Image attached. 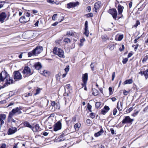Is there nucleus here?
Masks as SVG:
<instances>
[{"label":"nucleus","mask_w":148,"mask_h":148,"mask_svg":"<svg viewBox=\"0 0 148 148\" xmlns=\"http://www.w3.org/2000/svg\"><path fill=\"white\" fill-rule=\"evenodd\" d=\"M6 115L4 114H0V121L1 125H3L4 123V120H5L6 118Z\"/></svg>","instance_id":"dca6fc26"},{"label":"nucleus","mask_w":148,"mask_h":148,"mask_svg":"<svg viewBox=\"0 0 148 148\" xmlns=\"http://www.w3.org/2000/svg\"><path fill=\"white\" fill-rule=\"evenodd\" d=\"M93 16V14L92 13H90L88 14H86V16L88 17H91Z\"/></svg>","instance_id":"c03bdc74"},{"label":"nucleus","mask_w":148,"mask_h":148,"mask_svg":"<svg viewBox=\"0 0 148 148\" xmlns=\"http://www.w3.org/2000/svg\"><path fill=\"white\" fill-rule=\"evenodd\" d=\"M29 20H27V18L25 16H23L21 17L19 19V21L21 22L22 23H25L28 22Z\"/></svg>","instance_id":"aec40b11"},{"label":"nucleus","mask_w":148,"mask_h":148,"mask_svg":"<svg viewBox=\"0 0 148 148\" xmlns=\"http://www.w3.org/2000/svg\"><path fill=\"white\" fill-rule=\"evenodd\" d=\"M14 79L15 81H18L22 79V76L21 73L18 71H15L13 74Z\"/></svg>","instance_id":"20e7f679"},{"label":"nucleus","mask_w":148,"mask_h":148,"mask_svg":"<svg viewBox=\"0 0 148 148\" xmlns=\"http://www.w3.org/2000/svg\"><path fill=\"white\" fill-rule=\"evenodd\" d=\"M35 128V130L34 132H39L41 130V129L39 125L38 124H36L34 127H33Z\"/></svg>","instance_id":"393cba45"},{"label":"nucleus","mask_w":148,"mask_h":148,"mask_svg":"<svg viewBox=\"0 0 148 148\" xmlns=\"http://www.w3.org/2000/svg\"><path fill=\"white\" fill-rule=\"evenodd\" d=\"M0 82H3L5 79H6L9 75L5 71H2L0 74Z\"/></svg>","instance_id":"423d86ee"},{"label":"nucleus","mask_w":148,"mask_h":148,"mask_svg":"<svg viewBox=\"0 0 148 148\" xmlns=\"http://www.w3.org/2000/svg\"><path fill=\"white\" fill-rule=\"evenodd\" d=\"M80 127V125L79 124L77 123L75 124L74 125V127L75 129L76 128H79Z\"/></svg>","instance_id":"a19ab883"},{"label":"nucleus","mask_w":148,"mask_h":148,"mask_svg":"<svg viewBox=\"0 0 148 148\" xmlns=\"http://www.w3.org/2000/svg\"><path fill=\"white\" fill-rule=\"evenodd\" d=\"M25 16L27 18V20L29 19V17L30 16V13L28 12H27L25 14Z\"/></svg>","instance_id":"473e14b6"},{"label":"nucleus","mask_w":148,"mask_h":148,"mask_svg":"<svg viewBox=\"0 0 148 148\" xmlns=\"http://www.w3.org/2000/svg\"><path fill=\"white\" fill-rule=\"evenodd\" d=\"M109 12L111 14L114 18L116 19L117 15V11L115 9H112L109 10Z\"/></svg>","instance_id":"9d476101"},{"label":"nucleus","mask_w":148,"mask_h":148,"mask_svg":"<svg viewBox=\"0 0 148 148\" xmlns=\"http://www.w3.org/2000/svg\"><path fill=\"white\" fill-rule=\"evenodd\" d=\"M56 103L54 101H53L51 102V106L53 107H55Z\"/></svg>","instance_id":"052dcab7"},{"label":"nucleus","mask_w":148,"mask_h":148,"mask_svg":"<svg viewBox=\"0 0 148 148\" xmlns=\"http://www.w3.org/2000/svg\"><path fill=\"white\" fill-rule=\"evenodd\" d=\"M37 59H34L30 61L29 62V63L30 65H31L32 62H35V64L34 65H41V64L39 62H36V61H37Z\"/></svg>","instance_id":"bb28decb"},{"label":"nucleus","mask_w":148,"mask_h":148,"mask_svg":"<svg viewBox=\"0 0 148 148\" xmlns=\"http://www.w3.org/2000/svg\"><path fill=\"white\" fill-rule=\"evenodd\" d=\"M57 15V14H54L52 16V19L53 20H55L56 17Z\"/></svg>","instance_id":"5fc2aeb1"},{"label":"nucleus","mask_w":148,"mask_h":148,"mask_svg":"<svg viewBox=\"0 0 148 148\" xmlns=\"http://www.w3.org/2000/svg\"><path fill=\"white\" fill-rule=\"evenodd\" d=\"M84 30V34L86 35V36H88L89 34L88 28H85Z\"/></svg>","instance_id":"c756f323"},{"label":"nucleus","mask_w":148,"mask_h":148,"mask_svg":"<svg viewBox=\"0 0 148 148\" xmlns=\"http://www.w3.org/2000/svg\"><path fill=\"white\" fill-rule=\"evenodd\" d=\"M6 17V14L4 12H2L0 14V21L1 23L3 22L4 20Z\"/></svg>","instance_id":"6ab92c4d"},{"label":"nucleus","mask_w":148,"mask_h":148,"mask_svg":"<svg viewBox=\"0 0 148 148\" xmlns=\"http://www.w3.org/2000/svg\"><path fill=\"white\" fill-rule=\"evenodd\" d=\"M82 78L83 82V83L82 84V86L86 85L88 79V73H85L84 74H83Z\"/></svg>","instance_id":"6e6552de"},{"label":"nucleus","mask_w":148,"mask_h":148,"mask_svg":"<svg viewBox=\"0 0 148 148\" xmlns=\"http://www.w3.org/2000/svg\"><path fill=\"white\" fill-rule=\"evenodd\" d=\"M115 77V72H113L112 73V80L113 81L114 77Z\"/></svg>","instance_id":"3c124183"},{"label":"nucleus","mask_w":148,"mask_h":148,"mask_svg":"<svg viewBox=\"0 0 148 148\" xmlns=\"http://www.w3.org/2000/svg\"><path fill=\"white\" fill-rule=\"evenodd\" d=\"M54 130L55 131H57L61 129L62 127V124L60 121H59L55 123L54 125Z\"/></svg>","instance_id":"1a4fd4ad"},{"label":"nucleus","mask_w":148,"mask_h":148,"mask_svg":"<svg viewBox=\"0 0 148 148\" xmlns=\"http://www.w3.org/2000/svg\"><path fill=\"white\" fill-rule=\"evenodd\" d=\"M69 65H67L66 68H65L64 70L66 73H67V72L69 71Z\"/></svg>","instance_id":"79ce46f5"},{"label":"nucleus","mask_w":148,"mask_h":148,"mask_svg":"<svg viewBox=\"0 0 148 148\" xmlns=\"http://www.w3.org/2000/svg\"><path fill=\"white\" fill-rule=\"evenodd\" d=\"M147 60V58H144L143 60H142V62H143L144 63Z\"/></svg>","instance_id":"338daca9"},{"label":"nucleus","mask_w":148,"mask_h":148,"mask_svg":"<svg viewBox=\"0 0 148 148\" xmlns=\"http://www.w3.org/2000/svg\"><path fill=\"white\" fill-rule=\"evenodd\" d=\"M132 2H130V3H129V7L130 8H131V7H132Z\"/></svg>","instance_id":"774afa93"},{"label":"nucleus","mask_w":148,"mask_h":148,"mask_svg":"<svg viewBox=\"0 0 148 148\" xmlns=\"http://www.w3.org/2000/svg\"><path fill=\"white\" fill-rule=\"evenodd\" d=\"M86 123L88 124H91L92 122L89 119H87L86 120Z\"/></svg>","instance_id":"680f3d73"},{"label":"nucleus","mask_w":148,"mask_h":148,"mask_svg":"<svg viewBox=\"0 0 148 148\" xmlns=\"http://www.w3.org/2000/svg\"><path fill=\"white\" fill-rule=\"evenodd\" d=\"M42 47H37L32 51L28 53L29 56L31 57L32 56H37L41 53L42 51Z\"/></svg>","instance_id":"f257e3e1"},{"label":"nucleus","mask_w":148,"mask_h":148,"mask_svg":"<svg viewBox=\"0 0 148 148\" xmlns=\"http://www.w3.org/2000/svg\"><path fill=\"white\" fill-rule=\"evenodd\" d=\"M90 116L91 118H93L95 117V114L93 112H92L90 114Z\"/></svg>","instance_id":"8fccbe9b"},{"label":"nucleus","mask_w":148,"mask_h":148,"mask_svg":"<svg viewBox=\"0 0 148 148\" xmlns=\"http://www.w3.org/2000/svg\"><path fill=\"white\" fill-rule=\"evenodd\" d=\"M124 49V47L123 45H122V47H120L119 48V50L121 51H122Z\"/></svg>","instance_id":"864d4df0"},{"label":"nucleus","mask_w":148,"mask_h":148,"mask_svg":"<svg viewBox=\"0 0 148 148\" xmlns=\"http://www.w3.org/2000/svg\"><path fill=\"white\" fill-rule=\"evenodd\" d=\"M13 83V80L12 78H11L10 75L6 79L5 84L6 85H10L12 84Z\"/></svg>","instance_id":"2eb2a0df"},{"label":"nucleus","mask_w":148,"mask_h":148,"mask_svg":"<svg viewBox=\"0 0 148 148\" xmlns=\"http://www.w3.org/2000/svg\"><path fill=\"white\" fill-rule=\"evenodd\" d=\"M110 108L109 107L107 106H105L104 107L103 109L101 110V113L103 115H105L108 112Z\"/></svg>","instance_id":"a211bd4d"},{"label":"nucleus","mask_w":148,"mask_h":148,"mask_svg":"<svg viewBox=\"0 0 148 148\" xmlns=\"http://www.w3.org/2000/svg\"><path fill=\"white\" fill-rule=\"evenodd\" d=\"M143 75L147 79V78L148 77V69L145 71H143Z\"/></svg>","instance_id":"7c9ffc66"},{"label":"nucleus","mask_w":148,"mask_h":148,"mask_svg":"<svg viewBox=\"0 0 148 148\" xmlns=\"http://www.w3.org/2000/svg\"><path fill=\"white\" fill-rule=\"evenodd\" d=\"M139 112V111H137L135 112H134L133 114L132 115L133 116H136Z\"/></svg>","instance_id":"bf43d9fd"},{"label":"nucleus","mask_w":148,"mask_h":148,"mask_svg":"<svg viewBox=\"0 0 148 148\" xmlns=\"http://www.w3.org/2000/svg\"><path fill=\"white\" fill-rule=\"evenodd\" d=\"M74 35V33L70 31L68 32L66 34V35L67 36H73Z\"/></svg>","instance_id":"f704fd0d"},{"label":"nucleus","mask_w":148,"mask_h":148,"mask_svg":"<svg viewBox=\"0 0 148 148\" xmlns=\"http://www.w3.org/2000/svg\"><path fill=\"white\" fill-rule=\"evenodd\" d=\"M35 68L36 69L39 70L42 68V65H34Z\"/></svg>","instance_id":"2f4dec72"},{"label":"nucleus","mask_w":148,"mask_h":148,"mask_svg":"<svg viewBox=\"0 0 148 148\" xmlns=\"http://www.w3.org/2000/svg\"><path fill=\"white\" fill-rule=\"evenodd\" d=\"M21 107H19L13 109L12 110L15 114H18L21 113Z\"/></svg>","instance_id":"ddd939ff"},{"label":"nucleus","mask_w":148,"mask_h":148,"mask_svg":"<svg viewBox=\"0 0 148 148\" xmlns=\"http://www.w3.org/2000/svg\"><path fill=\"white\" fill-rule=\"evenodd\" d=\"M92 95L94 96H97L99 94V92L95 88L92 89Z\"/></svg>","instance_id":"cd10ccee"},{"label":"nucleus","mask_w":148,"mask_h":148,"mask_svg":"<svg viewBox=\"0 0 148 148\" xmlns=\"http://www.w3.org/2000/svg\"><path fill=\"white\" fill-rule=\"evenodd\" d=\"M109 47H109V49L111 50H112L114 48V45H110Z\"/></svg>","instance_id":"13d9d810"},{"label":"nucleus","mask_w":148,"mask_h":148,"mask_svg":"<svg viewBox=\"0 0 148 148\" xmlns=\"http://www.w3.org/2000/svg\"><path fill=\"white\" fill-rule=\"evenodd\" d=\"M6 145L5 144H3L1 145L0 148H6Z\"/></svg>","instance_id":"0e129e2a"},{"label":"nucleus","mask_w":148,"mask_h":148,"mask_svg":"<svg viewBox=\"0 0 148 148\" xmlns=\"http://www.w3.org/2000/svg\"><path fill=\"white\" fill-rule=\"evenodd\" d=\"M85 41V39H81L80 40V43L79 44V46L80 47L82 46L83 45L84 43L83 42Z\"/></svg>","instance_id":"c9c22d12"},{"label":"nucleus","mask_w":148,"mask_h":148,"mask_svg":"<svg viewBox=\"0 0 148 148\" xmlns=\"http://www.w3.org/2000/svg\"><path fill=\"white\" fill-rule=\"evenodd\" d=\"M133 82V81L132 79H130L128 80H126L124 82V84H132Z\"/></svg>","instance_id":"c85d7f7f"},{"label":"nucleus","mask_w":148,"mask_h":148,"mask_svg":"<svg viewBox=\"0 0 148 148\" xmlns=\"http://www.w3.org/2000/svg\"><path fill=\"white\" fill-rule=\"evenodd\" d=\"M17 131V129L16 127L9 128L8 131V135H11Z\"/></svg>","instance_id":"4468645a"},{"label":"nucleus","mask_w":148,"mask_h":148,"mask_svg":"<svg viewBox=\"0 0 148 148\" xmlns=\"http://www.w3.org/2000/svg\"><path fill=\"white\" fill-rule=\"evenodd\" d=\"M53 53L58 55L60 57L64 58V53L63 50L59 48L55 47L53 51Z\"/></svg>","instance_id":"f03ea898"},{"label":"nucleus","mask_w":148,"mask_h":148,"mask_svg":"<svg viewBox=\"0 0 148 148\" xmlns=\"http://www.w3.org/2000/svg\"><path fill=\"white\" fill-rule=\"evenodd\" d=\"M39 71L40 73L45 76H46L48 75V72L47 71L44 69H42L40 71L39 70Z\"/></svg>","instance_id":"5701e85b"},{"label":"nucleus","mask_w":148,"mask_h":148,"mask_svg":"<svg viewBox=\"0 0 148 148\" xmlns=\"http://www.w3.org/2000/svg\"><path fill=\"white\" fill-rule=\"evenodd\" d=\"M110 131L111 132V133L112 134H114V130L112 128H111L110 130Z\"/></svg>","instance_id":"69168bd1"},{"label":"nucleus","mask_w":148,"mask_h":148,"mask_svg":"<svg viewBox=\"0 0 148 148\" xmlns=\"http://www.w3.org/2000/svg\"><path fill=\"white\" fill-rule=\"evenodd\" d=\"M23 124L25 127H27L31 128L33 131H34V127L30 125L28 122L27 121H25L23 123Z\"/></svg>","instance_id":"412c9836"},{"label":"nucleus","mask_w":148,"mask_h":148,"mask_svg":"<svg viewBox=\"0 0 148 148\" xmlns=\"http://www.w3.org/2000/svg\"><path fill=\"white\" fill-rule=\"evenodd\" d=\"M54 108L57 109H59L60 108V106L59 103H56Z\"/></svg>","instance_id":"e433bc0d"},{"label":"nucleus","mask_w":148,"mask_h":148,"mask_svg":"<svg viewBox=\"0 0 148 148\" xmlns=\"http://www.w3.org/2000/svg\"><path fill=\"white\" fill-rule=\"evenodd\" d=\"M15 114L12 110L10 112L7 119L8 122H10V121L11 119Z\"/></svg>","instance_id":"f3484780"},{"label":"nucleus","mask_w":148,"mask_h":148,"mask_svg":"<svg viewBox=\"0 0 148 148\" xmlns=\"http://www.w3.org/2000/svg\"><path fill=\"white\" fill-rule=\"evenodd\" d=\"M123 38V35H116L115 39L116 40L121 41Z\"/></svg>","instance_id":"b1692460"},{"label":"nucleus","mask_w":148,"mask_h":148,"mask_svg":"<svg viewBox=\"0 0 148 148\" xmlns=\"http://www.w3.org/2000/svg\"><path fill=\"white\" fill-rule=\"evenodd\" d=\"M22 73L23 74L24 77H25L24 75L25 76V77H28L32 75L33 73L31 71L30 69L27 66L25 67Z\"/></svg>","instance_id":"7ed1b4c3"},{"label":"nucleus","mask_w":148,"mask_h":148,"mask_svg":"<svg viewBox=\"0 0 148 148\" xmlns=\"http://www.w3.org/2000/svg\"><path fill=\"white\" fill-rule=\"evenodd\" d=\"M102 38L105 41L108 39V38L106 35H105L102 36Z\"/></svg>","instance_id":"37998d69"},{"label":"nucleus","mask_w":148,"mask_h":148,"mask_svg":"<svg viewBox=\"0 0 148 148\" xmlns=\"http://www.w3.org/2000/svg\"><path fill=\"white\" fill-rule=\"evenodd\" d=\"M109 90L110 92V95H111L113 93V92L112 91V88L111 87H110L109 88Z\"/></svg>","instance_id":"09e8293b"},{"label":"nucleus","mask_w":148,"mask_h":148,"mask_svg":"<svg viewBox=\"0 0 148 148\" xmlns=\"http://www.w3.org/2000/svg\"><path fill=\"white\" fill-rule=\"evenodd\" d=\"M143 111L145 112H148V106L144 108Z\"/></svg>","instance_id":"603ef678"},{"label":"nucleus","mask_w":148,"mask_h":148,"mask_svg":"<svg viewBox=\"0 0 148 148\" xmlns=\"http://www.w3.org/2000/svg\"><path fill=\"white\" fill-rule=\"evenodd\" d=\"M40 89L38 88L36 90V92L34 94L35 95H36L38 94H39L40 92Z\"/></svg>","instance_id":"4c0bfd02"},{"label":"nucleus","mask_w":148,"mask_h":148,"mask_svg":"<svg viewBox=\"0 0 148 148\" xmlns=\"http://www.w3.org/2000/svg\"><path fill=\"white\" fill-rule=\"evenodd\" d=\"M88 22L86 21L85 24V28H88Z\"/></svg>","instance_id":"e2e57ef3"},{"label":"nucleus","mask_w":148,"mask_h":148,"mask_svg":"<svg viewBox=\"0 0 148 148\" xmlns=\"http://www.w3.org/2000/svg\"><path fill=\"white\" fill-rule=\"evenodd\" d=\"M117 108L119 111H121L123 109V104L121 102H120L119 101L117 102Z\"/></svg>","instance_id":"4be33fe9"},{"label":"nucleus","mask_w":148,"mask_h":148,"mask_svg":"<svg viewBox=\"0 0 148 148\" xmlns=\"http://www.w3.org/2000/svg\"><path fill=\"white\" fill-rule=\"evenodd\" d=\"M101 105V103L100 102H96L95 104V107L96 108H99Z\"/></svg>","instance_id":"72a5a7b5"},{"label":"nucleus","mask_w":148,"mask_h":148,"mask_svg":"<svg viewBox=\"0 0 148 148\" xmlns=\"http://www.w3.org/2000/svg\"><path fill=\"white\" fill-rule=\"evenodd\" d=\"M124 7L120 5H118L117 7V9L118 10V14L120 16V17L122 16V13L123 11Z\"/></svg>","instance_id":"9b49d317"},{"label":"nucleus","mask_w":148,"mask_h":148,"mask_svg":"<svg viewBox=\"0 0 148 148\" xmlns=\"http://www.w3.org/2000/svg\"><path fill=\"white\" fill-rule=\"evenodd\" d=\"M128 61V59L127 58H125L124 59L123 61V64H125Z\"/></svg>","instance_id":"6e6d98bb"},{"label":"nucleus","mask_w":148,"mask_h":148,"mask_svg":"<svg viewBox=\"0 0 148 148\" xmlns=\"http://www.w3.org/2000/svg\"><path fill=\"white\" fill-rule=\"evenodd\" d=\"M47 1L49 3L52 4H54L55 3L54 0H47Z\"/></svg>","instance_id":"a18cd8bd"},{"label":"nucleus","mask_w":148,"mask_h":148,"mask_svg":"<svg viewBox=\"0 0 148 148\" xmlns=\"http://www.w3.org/2000/svg\"><path fill=\"white\" fill-rule=\"evenodd\" d=\"M101 5V3L100 1H98L95 3L94 6V10L95 12H97V10L99 9Z\"/></svg>","instance_id":"f8f14e48"},{"label":"nucleus","mask_w":148,"mask_h":148,"mask_svg":"<svg viewBox=\"0 0 148 148\" xmlns=\"http://www.w3.org/2000/svg\"><path fill=\"white\" fill-rule=\"evenodd\" d=\"M117 110L116 108H114L113 110V114L114 115H115L117 112Z\"/></svg>","instance_id":"de8ad7c7"},{"label":"nucleus","mask_w":148,"mask_h":148,"mask_svg":"<svg viewBox=\"0 0 148 148\" xmlns=\"http://www.w3.org/2000/svg\"><path fill=\"white\" fill-rule=\"evenodd\" d=\"M134 119L130 118L129 116H125L122 121L123 124L128 123L131 124Z\"/></svg>","instance_id":"39448f33"},{"label":"nucleus","mask_w":148,"mask_h":148,"mask_svg":"<svg viewBox=\"0 0 148 148\" xmlns=\"http://www.w3.org/2000/svg\"><path fill=\"white\" fill-rule=\"evenodd\" d=\"M71 87V85L70 84H67L66 85L65 87V90L66 89H69Z\"/></svg>","instance_id":"49530a36"},{"label":"nucleus","mask_w":148,"mask_h":148,"mask_svg":"<svg viewBox=\"0 0 148 148\" xmlns=\"http://www.w3.org/2000/svg\"><path fill=\"white\" fill-rule=\"evenodd\" d=\"M123 93L124 95H127L128 93V91L124 90L123 91Z\"/></svg>","instance_id":"4d7b16f0"},{"label":"nucleus","mask_w":148,"mask_h":148,"mask_svg":"<svg viewBox=\"0 0 148 148\" xmlns=\"http://www.w3.org/2000/svg\"><path fill=\"white\" fill-rule=\"evenodd\" d=\"M91 108H92L91 106L90 105L89 103H88V104L87 108H88V110L90 112H92Z\"/></svg>","instance_id":"ea45409f"},{"label":"nucleus","mask_w":148,"mask_h":148,"mask_svg":"<svg viewBox=\"0 0 148 148\" xmlns=\"http://www.w3.org/2000/svg\"><path fill=\"white\" fill-rule=\"evenodd\" d=\"M64 41L67 43H69L71 41L70 39L67 38L64 39Z\"/></svg>","instance_id":"58836bf2"},{"label":"nucleus","mask_w":148,"mask_h":148,"mask_svg":"<svg viewBox=\"0 0 148 148\" xmlns=\"http://www.w3.org/2000/svg\"><path fill=\"white\" fill-rule=\"evenodd\" d=\"M79 4L78 1L72 2L67 4V8H71L76 7Z\"/></svg>","instance_id":"0eeeda50"},{"label":"nucleus","mask_w":148,"mask_h":148,"mask_svg":"<svg viewBox=\"0 0 148 148\" xmlns=\"http://www.w3.org/2000/svg\"><path fill=\"white\" fill-rule=\"evenodd\" d=\"M103 130L101 128V129L99 131V132H98L97 133H95V137H98L102 134V133H103Z\"/></svg>","instance_id":"a878e982"}]
</instances>
